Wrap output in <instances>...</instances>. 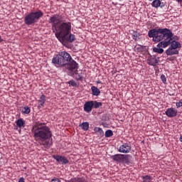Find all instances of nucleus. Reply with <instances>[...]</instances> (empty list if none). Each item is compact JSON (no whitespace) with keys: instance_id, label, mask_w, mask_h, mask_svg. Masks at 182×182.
<instances>
[{"instance_id":"6","label":"nucleus","mask_w":182,"mask_h":182,"mask_svg":"<svg viewBox=\"0 0 182 182\" xmlns=\"http://www.w3.org/2000/svg\"><path fill=\"white\" fill-rule=\"evenodd\" d=\"M65 68L68 73L69 76H75L77 75V69H79V64L71 58L65 65Z\"/></svg>"},{"instance_id":"9","label":"nucleus","mask_w":182,"mask_h":182,"mask_svg":"<svg viewBox=\"0 0 182 182\" xmlns=\"http://www.w3.org/2000/svg\"><path fill=\"white\" fill-rule=\"evenodd\" d=\"M53 159L56 160L57 163H59V164H62L63 166L65 164H69V159H68V157L65 156L53 155Z\"/></svg>"},{"instance_id":"28","label":"nucleus","mask_w":182,"mask_h":182,"mask_svg":"<svg viewBox=\"0 0 182 182\" xmlns=\"http://www.w3.org/2000/svg\"><path fill=\"white\" fill-rule=\"evenodd\" d=\"M113 136V131L108 129L105 132V137H112Z\"/></svg>"},{"instance_id":"13","label":"nucleus","mask_w":182,"mask_h":182,"mask_svg":"<svg viewBox=\"0 0 182 182\" xmlns=\"http://www.w3.org/2000/svg\"><path fill=\"white\" fill-rule=\"evenodd\" d=\"M177 112L178 111L176 108L171 107L166 110L165 114L168 117H176V116H177Z\"/></svg>"},{"instance_id":"5","label":"nucleus","mask_w":182,"mask_h":182,"mask_svg":"<svg viewBox=\"0 0 182 182\" xmlns=\"http://www.w3.org/2000/svg\"><path fill=\"white\" fill-rule=\"evenodd\" d=\"M43 17V12L41 10L31 11L24 18V23L27 26L34 25L41 18Z\"/></svg>"},{"instance_id":"29","label":"nucleus","mask_w":182,"mask_h":182,"mask_svg":"<svg viewBox=\"0 0 182 182\" xmlns=\"http://www.w3.org/2000/svg\"><path fill=\"white\" fill-rule=\"evenodd\" d=\"M144 182H150L151 181V176L146 175L142 177Z\"/></svg>"},{"instance_id":"31","label":"nucleus","mask_w":182,"mask_h":182,"mask_svg":"<svg viewBox=\"0 0 182 182\" xmlns=\"http://www.w3.org/2000/svg\"><path fill=\"white\" fill-rule=\"evenodd\" d=\"M161 79L163 83H164V85H166V83H167V77H166V75H161Z\"/></svg>"},{"instance_id":"27","label":"nucleus","mask_w":182,"mask_h":182,"mask_svg":"<svg viewBox=\"0 0 182 182\" xmlns=\"http://www.w3.org/2000/svg\"><path fill=\"white\" fill-rule=\"evenodd\" d=\"M68 85H70L73 87H79V84L73 80L68 81Z\"/></svg>"},{"instance_id":"2","label":"nucleus","mask_w":182,"mask_h":182,"mask_svg":"<svg viewBox=\"0 0 182 182\" xmlns=\"http://www.w3.org/2000/svg\"><path fill=\"white\" fill-rule=\"evenodd\" d=\"M149 38H152L153 42H159L156 47L153 48L155 53H163L164 49L161 48H167L170 46V41H171V33L167 30H161V28H152L148 31Z\"/></svg>"},{"instance_id":"7","label":"nucleus","mask_w":182,"mask_h":182,"mask_svg":"<svg viewBox=\"0 0 182 182\" xmlns=\"http://www.w3.org/2000/svg\"><path fill=\"white\" fill-rule=\"evenodd\" d=\"M48 22L51 23L53 32H57L58 25L65 21H63V16H62V15L56 14L50 17Z\"/></svg>"},{"instance_id":"19","label":"nucleus","mask_w":182,"mask_h":182,"mask_svg":"<svg viewBox=\"0 0 182 182\" xmlns=\"http://www.w3.org/2000/svg\"><path fill=\"white\" fill-rule=\"evenodd\" d=\"M91 92L92 96H100V90L97 88L96 86L91 87Z\"/></svg>"},{"instance_id":"4","label":"nucleus","mask_w":182,"mask_h":182,"mask_svg":"<svg viewBox=\"0 0 182 182\" xmlns=\"http://www.w3.org/2000/svg\"><path fill=\"white\" fill-rule=\"evenodd\" d=\"M72 60V56L66 51L60 52L52 59V63L55 66H65Z\"/></svg>"},{"instance_id":"21","label":"nucleus","mask_w":182,"mask_h":182,"mask_svg":"<svg viewBox=\"0 0 182 182\" xmlns=\"http://www.w3.org/2000/svg\"><path fill=\"white\" fill-rule=\"evenodd\" d=\"M16 124L20 128L25 127V121L22 118L18 119L17 121H16Z\"/></svg>"},{"instance_id":"24","label":"nucleus","mask_w":182,"mask_h":182,"mask_svg":"<svg viewBox=\"0 0 182 182\" xmlns=\"http://www.w3.org/2000/svg\"><path fill=\"white\" fill-rule=\"evenodd\" d=\"M21 112L23 114H29L31 113V107L26 106L22 108Z\"/></svg>"},{"instance_id":"17","label":"nucleus","mask_w":182,"mask_h":182,"mask_svg":"<svg viewBox=\"0 0 182 182\" xmlns=\"http://www.w3.org/2000/svg\"><path fill=\"white\" fill-rule=\"evenodd\" d=\"M45 102H46V96L43 94L38 100V102L39 103L38 108L40 109L41 107H43V106H45Z\"/></svg>"},{"instance_id":"26","label":"nucleus","mask_w":182,"mask_h":182,"mask_svg":"<svg viewBox=\"0 0 182 182\" xmlns=\"http://www.w3.org/2000/svg\"><path fill=\"white\" fill-rule=\"evenodd\" d=\"M132 39H134V41H137V39H140V33L137 31H134Z\"/></svg>"},{"instance_id":"25","label":"nucleus","mask_w":182,"mask_h":182,"mask_svg":"<svg viewBox=\"0 0 182 182\" xmlns=\"http://www.w3.org/2000/svg\"><path fill=\"white\" fill-rule=\"evenodd\" d=\"M72 77H74L75 80H80V82L83 81V76L79 74V73H77V74H74V76Z\"/></svg>"},{"instance_id":"22","label":"nucleus","mask_w":182,"mask_h":182,"mask_svg":"<svg viewBox=\"0 0 182 182\" xmlns=\"http://www.w3.org/2000/svg\"><path fill=\"white\" fill-rule=\"evenodd\" d=\"M80 127L85 132H87V130H89V122H82L81 124H80Z\"/></svg>"},{"instance_id":"34","label":"nucleus","mask_w":182,"mask_h":182,"mask_svg":"<svg viewBox=\"0 0 182 182\" xmlns=\"http://www.w3.org/2000/svg\"><path fill=\"white\" fill-rule=\"evenodd\" d=\"M18 182H25V178L23 177L20 178Z\"/></svg>"},{"instance_id":"37","label":"nucleus","mask_w":182,"mask_h":182,"mask_svg":"<svg viewBox=\"0 0 182 182\" xmlns=\"http://www.w3.org/2000/svg\"><path fill=\"white\" fill-rule=\"evenodd\" d=\"M177 2H182V0H176Z\"/></svg>"},{"instance_id":"30","label":"nucleus","mask_w":182,"mask_h":182,"mask_svg":"<svg viewBox=\"0 0 182 182\" xmlns=\"http://www.w3.org/2000/svg\"><path fill=\"white\" fill-rule=\"evenodd\" d=\"M68 182H85L82 180H81L80 178H74L73 179H70V181H68Z\"/></svg>"},{"instance_id":"14","label":"nucleus","mask_w":182,"mask_h":182,"mask_svg":"<svg viewBox=\"0 0 182 182\" xmlns=\"http://www.w3.org/2000/svg\"><path fill=\"white\" fill-rule=\"evenodd\" d=\"M151 6L153 8H164L166 6V3L161 2L160 0H154L151 3Z\"/></svg>"},{"instance_id":"16","label":"nucleus","mask_w":182,"mask_h":182,"mask_svg":"<svg viewBox=\"0 0 182 182\" xmlns=\"http://www.w3.org/2000/svg\"><path fill=\"white\" fill-rule=\"evenodd\" d=\"M166 53L168 56H171L173 55H178V50H176V48H173L169 47L166 50Z\"/></svg>"},{"instance_id":"12","label":"nucleus","mask_w":182,"mask_h":182,"mask_svg":"<svg viewBox=\"0 0 182 182\" xmlns=\"http://www.w3.org/2000/svg\"><path fill=\"white\" fill-rule=\"evenodd\" d=\"M84 112L90 113L93 110V100H90L84 104Z\"/></svg>"},{"instance_id":"32","label":"nucleus","mask_w":182,"mask_h":182,"mask_svg":"<svg viewBox=\"0 0 182 182\" xmlns=\"http://www.w3.org/2000/svg\"><path fill=\"white\" fill-rule=\"evenodd\" d=\"M176 107L177 109L180 108V107H182V102H176Z\"/></svg>"},{"instance_id":"23","label":"nucleus","mask_w":182,"mask_h":182,"mask_svg":"<svg viewBox=\"0 0 182 182\" xmlns=\"http://www.w3.org/2000/svg\"><path fill=\"white\" fill-rule=\"evenodd\" d=\"M92 103H93L94 109H99L100 107H102V106H103V103H102L100 102L92 100Z\"/></svg>"},{"instance_id":"33","label":"nucleus","mask_w":182,"mask_h":182,"mask_svg":"<svg viewBox=\"0 0 182 182\" xmlns=\"http://www.w3.org/2000/svg\"><path fill=\"white\" fill-rule=\"evenodd\" d=\"M50 182H60V180L58 178H53Z\"/></svg>"},{"instance_id":"35","label":"nucleus","mask_w":182,"mask_h":182,"mask_svg":"<svg viewBox=\"0 0 182 182\" xmlns=\"http://www.w3.org/2000/svg\"><path fill=\"white\" fill-rule=\"evenodd\" d=\"M97 83L100 84V83H102V81L98 80V81H97Z\"/></svg>"},{"instance_id":"18","label":"nucleus","mask_w":182,"mask_h":182,"mask_svg":"<svg viewBox=\"0 0 182 182\" xmlns=\"http://www.w3.org/2000/svg\"><path fill=\"white\" fill-rule=\"evenodd\" d=\"M122 162L124 164H127L129 165L131 163V160H132V156L129 155V154H124V156L122 158Z\"/></svg>"},{"instance_id":"3","label":"nucleus","mask_w":182,"mask_h":182,"mask_svg":"<svg viewBox=\"0 0 182 182\" xmlns=\"http://www.w3.org/2000/svg\"><path fill=\"white\" fill-rule=\"evenodd\" d=\"M59 32L55 31V37L60 42L65 45L66 42L72 43L76 41V36L74 34H72V23L65 22L61 23V25L59 27Z\"/></svg>"},{"instance_id":"38","label":"nucleus","mask_w":182,"mask_h":182,"mask_svg":"<svg viewBox=\"0 0 182 182\" xmlns=\"http://www.w3.org/2000/svg\"><path fill=\"white\" fill-rule=\"evenodd\" d=\"M150 2H151V1H153V0H149Z\"/></svg>"},{"instance_id":"10","label":"nucleus","mask_w":182,"mask_h":182,"mask_svg":"<svg viewBox=\"0 0 182 182\" xmlns=\"http://www.w3.org/2000/svg\"><path fill=\"white\" fill-rule=\"evenodd\" d=\"M118 151L124 154H127V153L132 151V146L129 143H124L122 145L119 146Z\"/></svg>"},{"instance_id":"1","label":"nucleus","mask_w":182,"mask_h":182,"mask_svg":"<svg viewBox=\"0 0 182 182\" xmlns=\"http://www.w3.org/2000/svg\"><path fill=\"white\" fill-rule=\"evenodd\" d=\"M31 134L34 140L44 149H49L52 146V131L46 123L36 122L31 128Z\"/></svg>"},{"instance_id":"8","label":"nucleus","mask_w":182,"mask_h":182,"mask_svg":"<svg viewBox=\"0 0 182 182\" xmlns=\"http://www.w3.org/2000/svg\"><path fill=\"white\" fill-rule=\"evenodd\" d=\"M162 31H168V32L171 33V41L169 45H171L170 48L173 49H178V48H181V44L178 41H176L173 38V32L171 30L168 28H161Z\"/></svg>"},{"instance_id":"11","label":"nucleus","mask_w":182,"mask_h":182,"mask_svg":"<svg viewBox=\"0 0 182 182\" xmlns=\"http://www.w3.org/2000/svg\"><path fill=\"white\" fill-rule=\"evenodd\" d=\"M160 62V60L159 58H156V55H151L147 59V63L150 66H157V63Z\"/></svg>"},{"instance_id":"20","label":"nucleus","mask_w":182,"mask_h":182,"mask_svg":"<svg viewBox=\"0 0 182 182\" xmlns=\"http://www.w3.org/2000/svg\"><path fill=\"white\" fill-rule=\"evenodd\" d=\"M94 132L96 134H100V136H105V132L100 127H95L94 128Z\"/></svg>"},{"instance_id":"36","label":"nucleus","mask_w":182,"mask_h":182,"mask_svg":"<svg viewBox=\"0 0 182 182\" xmlns=\"http://www.w3.org/2000/svg\"><path fill=\"white\" fill-rule=\"evenodd\" d=\"M2 38L1 37V36H0V43H1V42H2Z\"/></svg>"},{"instance_id":"15","label":"nucleus","mask_w":182,"mask_h":182,"mask_svg":"<svg viewBox=\"0 0 182 182\" xmlns=\"http://www.w3.org/2000/svg\"><path fill=\"white\" fill-rule=\"evenodd\" d=\"M124 156V154H115L112 156V160H114V161H117V163H122Z\"/></svg>"}]
</instances>
